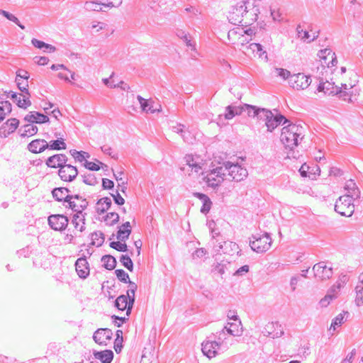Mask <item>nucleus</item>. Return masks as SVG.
<instances>
[{
	"mask_svg": "<svg viewBox=\"0 0 363 363\" xmlns=\"http://www.w3.org/2000/svg\"><path fill=\"white\" fill-rule=\"evenodd\" d=\"M51 69L52 70L58 71V77L64 79L65 81L74 83V81L76 79L74 73L71 72L63 65H52L51 66Z\"/></svg>",
	"mask_w": 363,
	"mask_h": 363,
	"instance_id": "4be33fe9",
	"label": "nucleus"
},
{
	"mask_svg": "<svg viewBox=\"0 0 363 363\" xmlns=\"http://www.w3.org/2000/svg\"><path fill=\"white\" fill-rule=\"evenodd\" d=\"M301 128L297 125L291 124L284 127L281 133V141L289 148H294L298 145Z\"/></svg>",
	"mask_w": 363,
	"mask_h": 363,
	"instance_id": "423d86ee",
	"label": "nucleus"
},
{
	"mask_svg": "<svg viewBox=\"0 0 363 363\" xmlns=\"http://www.w3.org/2000/svg\"><path fill=\"white\" fill-rule=\"evenodd\" d=\"M337 78L335 77V79H331V81L320 83L318 86V91L323 92L328 95H340V93H342V90L336 82Z\"/></svg>",
	"mask_w": 363,
	"mask_h": 363,
	"instance_id": "ddd939ff",
	"label": "nucleus"
},
{
	"mask_svg": "<svg viewBox=\"0 0 363 363\" xmlns=\"http://www.w3.org/2000/svg\"><path fill=\"white\" fill-rule=\"evenodd\" d=\"M18 125L19 121L16 118L8 119L0 128V135L4 138L7 137L13 133Z\"/></svg>",
	"mask_w": 363,
	"mask_h": 363,
	"instance_id": "b1692460",
	"label": "nucleus"
},
{
	"mask_svg": "<svg viewBox=\"0 0 363 363\" xmlns=\"http://www.w3.org/2000/svg\"><path fill=\"white\" fill-rule=\"evenodd\" d=\"M38 130V129L36 125L29 123L23 126L21 135L22 137H31L35 135Z\"/></svg>",
	"mask_w": 363,
	"mask_h": 363,
	"instance_id": "58836bf2",
	"label": "nucleus"
},
{
	"mask_svg": "<svg viewBox=\"0 0 363 363\" xmlns=\"http://www.w3.org/2000/svg\"><path fill=\"white\" fill-rule=\"evenodd\" d=\"M122 3V0H105L101 1L103 5H105L108 7H113L120 5Z\"/></svg>",
	"mask_w": 363,
	"mask_h": 363,
	"instance_id": "e2e57ef3",
	"label": "nucleus"
},
{
	"mask_svg": "<svg viewBox=\"0 0 363 363\" xmlns=\"http://www.w3.org/2000/svg\"><path fill=\"white\" fill-rule=\"evenodd\" d=\"M348 281H349L348 276H347L345 274H342V275L339 276L335 284L332 287V289H331L333 293L337 294L338 291H340V289L342 288H343L346 285V284L348 282Z\"/></svg>",
	"mask_w": 363,
	"mask_h": 363,
	"instance_id": "4c0bfd02",
	"label": "nucleus"
},
{
	"mask_svg": "<svg viewBox=\"0 0 363 363\" xmlns=\"http://www.w3.org/2000/svg\"><path fill=\"white\" fill-rule=\"evenodd\" d=\"M345 315L343 313L338 314L332 321L330 326V330L335 331L336 327L340 326L344 323Z\"/></svg>",
	"mask_w": 363,
	"mask_h": 363,
	"instance_id": "09e8293b",
	"label": "nucleus"
},
{
	"mask_svg": "<svg viewBox=\"0 0 363 363\" xmlns=\"http://www.w3.org/2000/svg\"><path fill=\"white\" fill-rule=\"evenodd\" d=\"M243 111V107L238 108L235 110L230 106H228L226 108V113H225V119H231L233 118L235 115L240 114L242 111Z\"/></svg>",
	"mask_w": 363,
	"mask_h": 363,
	"instance_id": "de8ad7c7",
	"label": "nucleus"
},
{
	"mask_svg": "<svg viewBox=\"0 0 363 363\" xmlns=\"http://www.w3.org/2000/svg\"><path fill=\"white\" fill-rule=\"evenodd\" d=\"M314 275L321 280L328 279L333 275L332 267L328 266L324 262L315 264L313 267Z\"/></svg>",
	"mask_w": 363,
	"mask_h": 363,
	"instance_id": "dca6fc26",
	"label": "nucleus"
},
{
	"mask_svg": "<svg viewBox=\"0 0 363 363\" xmlns=\"http://www.w3.org/2000/svg\"><path fill=\"white\" fill-rule=\"evenodd\" d=\"M102 265L108 270H112L116 267V260L111 255H104L101 258Z\"/></svg>",
	"mask_w": 363,
	"mask_h": 363,
	"instance_id": "a19ab883",
	"label": "nucleus"
},
{
	"mask_svg": "<svg viewBox=\"0 0 363 363\" xmlns=\"http://www.w3.org/2000/svg\"><path fill=\"white\" fill-rule=\"evenodd\" d=\"M110 246L120 252H125L127 250V245L126 244L121 240V241H116V242H111L110 244Z\"/></svg>",
	"mask_w": 363,
	"mask_h": 363,
	"instance_id": "3c124183",
	"label": "nucleus"
},
{
	"mask_svg": "<svg viewBox=\"0 0 363 363\" xmlns=\"http://www.w3.org/2000/svg\"><path fill=\"white\" fill-rule=\"evenodd\" d=\"M29 74L26 71L19 70L16 72V79H28Z\"/></svg>",
	"mask_w": 363,
	"mask_h": 363,
	"instance_id": "338daca9",
	"label": "nucleus"
},
{
	"mask_svg": "<svg viewBox=\"0 0 363 363\" xmlns=\"http://www.w3.org/2000/svg\"><path fill=\"white\" fill-rule=\"evenodd\" d=\"M264 333L272 338L279 337L284 333L281 325L278 322H269L264 326Z\"/></svg>",
	"mask_w": 363,
	"mask_h": 363,
	"instance_id": "a878e982",
	"label": "nucleus"
},
{
	"mask_svg": "<svg viewBox=\"0 0 363 363\" xmlns=\"http://www.w3.org/2000/svg\"><path fill=\"white\" fill-rule=\"evenodd\" d=\"M32 43L35 48H39V49L45 48L49 52H53L55 50V48L54 46L47 44V43H45L44 42L36 40V39H33L32 40Z\"/></svg>",
	"mask_w": 363,
	"mask_h": 363,
	"instance_id": "a18cd8bd",
	"label": "nucleus"
},
{
	"mask_svg": "<svg viewBox=\"0 0 363 363\" xmlns=\"http://www.w3.org/2000/svg\"><path fill=\"white\" fill-rule=\"evenodd\" d=\"M318 57L320 65L323 69L332 67L337 63L335 52L329 49L320 50Z\"/></svg>",
	"mask_w": 363,
	"mask_h": 363,
	"instance_id": "9b49d317",
	"label": "nucleus"
},
{
	"mask_svg": "<svg viewBox=\"0 0 363 363\" xmlns=\"http://www.w3.org/2000/svg\"><path fill=\"white\" fill-rule=\"evenodd\" d=\"M53 197L57 201H64L67 203V200L69 199V190L67 188L59 187L55 188L52 191Z\"/></svg>",
	"mask_w": 363,
	"mask_h": 363,
	"instance_id": "7c9ffc66",
	"label": "nucleus"
},
{
	"mask_svg": "<svg viewBox=\"0 0 363 363\" xmlns=\"http://www.w3.org/2000/svg\"><path fill=\"white\" fill-rule=\"evenodd\" d=\"M48 223L53 230H62L68 225V218L67 216L61 214L52 215L48 218Z\"/></svg>",
	"mask_w": 363,
	"mask_h": 363,
	"instance_id": "a211bd4d",
	"label": "nucleus"
},
{
	"mask_svg": "<svg viewBox=\"0 0 363 363\" xmlns=\"http://www.w3.org/2000/svg\"><path fill=\"white\" fill-rule=\"evenodd\" d=\"M184 162L185 165L188 167L186 170L189 175L202 172L208 166L207 161L203 160L199 155H187L184 158Z\"/></svg>",
	"mask_w": 363,
	"mask_h": 363,
	"instance_id": "0eeeda50",
	"label": "nucleus"
},
{
	"mask_svg": "<svg viewBox=\"0 0 363 363\" xmlns=\"http://www.w3.org/2000/svg\"><path fill=\"white\" fill-rule=\"evenodd\" d=\"M309 169H310V167L308 165H307L306 163L303 164L299 169V172H300L301 176L302 177H310L308 174Z\"/></svg>",
	"mask_w": 363,
	"mask_h": 363,
	"instance_id": "69168bd1",
	"label": "nucleus"
},
{
	"mask_svg": "<svg viewBox=\"0 0 363 363\" xmlns=\"http://www.w3.org/2000/svg\"><path fill=\"white\" fill-rule=\"evenodd\" d=\"M96 359L101 360L103 363H111L113 359V354L111 350H104L94 353Z\"/></svg>",
	"mask_w": 363,
	"mask_h": 363,
	"instance_id": "e433bc0d",
	"label": "nucleus"
},
{
	"mask_svg": "<svg viewBox=\"0 0 363 363\" xmlns=\"http://www.w3.org/2000/svg\"><path fill=\"white\" fill-rule=\"evenodd\" d=\"M271 245V238L268 235H263L251 242V248L257 252L267 251Z\"/></svg>",
	"mask_w": 363,
	"mask_h": 363,
	"instance_id": "f3484780",
	"label": "nucleus"
},
{
	"mask_svg": "<svg viewBox=\"0 0 363 363\" xmlns=\"http://www.w3.org/2000/svg\"><path fill=\"white\" fill-rule=\"evenodd\" d=\"M9 96L16 105L23 109H27L31 106V101L30 100V93L17 94L13 91L9 93Z\"/></svg>",
	"mask_w": 363,
	"mask_h": 363,
	"instance_id": "6ab92c4d",
	"label": "nucleus"
},
{
	"mask_svg": "<svg viewBox=\"0 0 363 363\" xmlns=\"http://www.w3.org/2000/svg\"><path fill=\"white\" fill-rule=\"evenodd\" d=\"M72 224L77 231L82 232L84 230L86 224L84 215L82 213H76L73 217Z\"/></svg>",
	"mask_w": 363,
	"mask_h": 363,
	"instance_id": "72a5a7b5",
	"label": "nucleus"
},
{
	"mask_svg": "<svg viewBox=\"0 0 363 363\" xmlns=\"http://www.w3.org/2000/svg\"><path fill=\"white\" fill-rule=\"evenodd\" d=\"M16 81L17 82V85L18 89L25 93H29L28 90V79H21L19 80V79H16Z\"/></svg>",
	"mask_w": 363,
	"mask_h": 363,
	"instance_id": "13d9d810",
	"label": "nucleus"
},
{
	"mask_svg": "<svg viewBox=\"0 0 363 363\" xmlns=\"http://www.w3.org/2000/svg\"><path fill=\"white\" fill-rule=\"evenodd\" d=\"M289 82L292 88L301 90L307 88L310 85L311 80L309 77L304 74L298 73L291 76Z\"/></svg>",
	"mask_w": 363,
	"mask_h": 363,
	"instance_id": "2eb2a0df",
	"label": "nucleus"
},
{
	"mask_svg": "<svg viewBox=\"0 0 363 363\" xmlns=\"http://www.w3.org/2000/svg\"><path fill=\"white\" fill-rule=\"evenodd\" d=\"M259 13V5L252 0H245L242 4L233 8L229 12L228 19L240 27L246 28L256 22Z\"/></svg>",
	"mask_w": 363,
	"mask_h": 363,
	"instance_id": "f257e3e1",
	"label": "nucleus"
},
{
	"mask_svg": "<svg viewBox=\"0 0 363 363\" xmlns=\"http://www.w3.org/2000/svg\"><path fill=\"white\" fill-rule=\"evenodd\" d=\"M138 99L140 104V107L143 111L147 113H153L161 111L162 107L157 104L155 106V103L151 99H145L141 96H138Z\"/></svg>",
	"mask_w": 363,
	"mask_h": 363,
	"instance_id": "393cba45",
	"label": "nucleus"
},
{
	"mask_svg": "<svg viewBox=\"0 0 363 363\" xmlns=\"http://www.w3.org/2000/svg\"><path fill=\"white\" fill-rule=\"evenodd\" d=\"M355 301L358 306L363 303V286L362 285L357 286L356 287Z\"/></svg>",
	"mask_w": 363,
	"mask_h": 363,
	"instance_id": "5fc2aeb1",
	"label": "nucleus"
},
{
	"mask_svg": "<svg viewBox=\"0 0 363 363\" xmlns=\"http://www.w3.org/2000/svg\"><path fill=\"white\" fill-rule=\"evenodd\" d=\"M335 209L342 216L350 217L354 211V205L351 196L345 195L340 196L336 201Z\"/></svg>",
	"mask_w": 363,
	"mask_h": 363,
	"instance_id": "6e6552de",
	"label": "nucleus"
},
{
	"mask_svg": "<svg viewBox=\"0 0 363 363\" xmlns=\"http://www.w3.org/2000/svg\"><path fill=\"white\" fill-rule=\"evenodd\" d=\"M228 333L233 335H238L242 330L241 321L235 319V322H228L225 327Z\"/></svg>",
	"mask_w": 363,
	"mask_h": 363,
	"instance_id": "2f4dec72",
	"label": "nucleus"
},
{
	"mask_svg": "<svg viewBox=\"0 0 363 363\" xmlns=\"http://www.w3.org/2000/svg\"><path fill=\"white\" fill-rule=\"evenodd\" d=\"M85 167L89 170L91 171H98L100 169L101 166L103 165V163L99 161L96 162H86Z\"/></svg>",
	"mask_w": 363,
	"mask_h": 363,
	"instance_id": "6e6d98bb",
	"label": "nucleus"
},
{
	"mask_svg": "<svg viewBox=\"0 0 363 363\" xmlns=\"http://www.w3.org/2000/svg\"><path fill=\"white\" fill-rule=\"evenodd\" d=\"M11 111V105L9 101H4L0 102V122L2 121L6 116Z\"/></svg>",
	"mask_w": 363,
	"mask_h": 363,
	"instance_id": "79ce46f5",
	"label": "nucleus"
},
{
	"mask_svg": "<svg viewBox=\"0 0 363 363\" xmlns=\"http://www.w3.org/2000/svg\"><path fill=\"white\" fill-rule=\"evenodd\" d=\"M250 267L248 265H244L240 267L235 272V275L241 276L244 274H246L249 272Z\"/></svg>",
	"mask_w": 363,
	"mask_h": 363,
	"instance_id": "774afa93",
	"label": "nucleus"
},
{
	"mask_svg": "<svg viewBox=\"0 0 363 363\" xmlns=\"http://www.w3.org/2000/svg\"><path fill=\"white\" fill-rule=\"evenodd\" d=\"M335 296V295H330L328 294L326 295L320 301V304L323 307H326L329 305L331 300Z\"/></svg>",
	"mask_w": 363,
	"mask_h": 363,
	"instance_id": "0e129e2a",
	"label": "nucleus"
},
{
	"mask_svg": "<svg viewBox=\"0 0 363 363\" xmlns=\"http://www.w3.org/2000/svg\"><path fill=\"white\" fill-rule=\"evenodd\" d=\"M345 190L347 191V194L353 197L354 196H357L359 191L356 186L355 183L352 180H349L346 182L345 185Z\"/></svg>",
	"mask_w": 363,
	"mask_h": 363,
	"instance_id": "c03bdc74",
	"label": "nucleus"
},
{
	"mask_svg": "<svg viewBox=\"0 0 363 363\" xmlns=\"http://www.w3.org/2000/svg\"><path fill=\"white\" fill-rule=\"evenodd\" d=\"M1 13L9 20L18 24L21 29H24V26L18 23V19L14 15L9 13V12L5 11H1Z\"/></svg>",
	"mask_w": 363,
	"mask_h": 363,
	"instance_id": "680f3d73",
	"label": "nucleus"
},
{
	"mask_svg": "<svg viewBox=\"0 0 363 363\" xmlns=\"http://www.w3.org/2000/svg\"><path fill=\"white\" fill-rule=\"evenodd\" d=\"M115 274L117 277V278L124 283H128L129 281V276L128 274L125 272L123 269H116L115 271Z\"/></svg>",
	"mask_w": 363,
	"mask_h": 363,
	"instance_id": "4d7b16f0",
	"label": "nucleus"
},
{
	"mask_svg": "<svg viewBox=\"0 0 363 363\" xmlns=\"http://www.w3.org/2000/svg\"><path fill=\"white\" fill-rule=\"evenodd\" d=\"M113 333L108 328H99L94 334V341L99 345L107 346L113 341Z\"/></svg>",
	"mask_w": 363,
	"mask_h": 363,
	"instance_id": "f8f14e48",
	"label": "nucleus"
},
{
	"mask_svg": "<svg viewBox=\"0 0 363 363\" xmlns=\"http://www.w3.org/2000/svg\"><path fill=\"white\" fill-rule=\"evenodd\" d=\"M224 167L225 170H228V176L233 181L240 182L247 177L248 172L247 169L238 164L226 162L224 163Z\"/></svg>",
	"mask_w": 363,
	"mask_h": 363,
	"instance_id": "1a4fd4ad",
	"label": "nucleus"
},
{
	"mask_svg": "<svg viewBox=\"0 0 363 363\" xmlns=\"http://www.w3.org/2000/svg\"><path fill=\"white\" fill-rule=\"evenodd\" d=\"M72 156L74 158L79 162H82L85 160L86 157H89V154L86 152H79V151H74L72 154Z\"/></svg>",
	"mask_w": 363,
	"mask_h": 363,
	"instance_id": "bf43d9fd",
	"label": "nucleus"
},
{
	"mask_svg": "<svg viewBox=\"0 0 363 363\" xmlns=\"http://www.w3.org/2000/svg\"><path fill=\"white\" fill-rule=\"evenodd\" d=\"M129 283L128 289L127 291V294L125 296H128L130 298L135 299V292L137 289V285L131 282L130 281H128Z\"/></svg>",
	"mask_w": 363,
	"mask_h": 363,
	"instance_id": "052dcab7",
	"label": "nucleus"
},
{
	"mask_svg": "<svg viewBox=\"0 0 363 363\" xmlns=\"http://www.w3.org/2000/svg\"><path fill=\"white\" fill-rule=\"evenodd\" d=\"M120 261L123 264V265L126 267L129 271L132 272L133 269V264L131 259L126 255H122L121 257Z\"/></svg>",
	"mask_w": 363,
	"mask_h": 363,
	"instance_id": "864d4df0",
	"label": "nucleus"
},
{
	"mask_svg": "<svg viewBox=\"0 0 363 363\" xmlns=\"http://www.w3.org/2000/svg\"><path fill=\"white\" fill-rule=\"evenodd\" d=\"M66 162V156L62 154H57L50 157L46 162V164L51 168H57L62 167Z\"/></svg>",
	"mask_w": 363,
	"mask_h": 363,
	"instance_id": "c756f323",
	"label": "nucleus"
},
{
	"mask_svg": "<svg viewBox=\"0 0 363 363\" xmlns=\"http://www.w3.org/2000/svg\"><path fill=\"white\" fill-rule=\"evenodd\" d=\"M134 298H130L128 296L121 295L116 300V306L119 311H126V315L130 313Z\"/></svg>",
	"mask_w": 363,
	"mask_h": 363,
	"instance_id": "412c9836",
	"label": "nucleus"
},
{
	"mask_svg": "<svg viewBox=\"0 0 363 363\" xmlns=\"http://www.w3.org/2000/svg\"><path fill=\"white\" fill-rule=\"evenodd\" d=\"M78 172L75 167L67 164L61 167L59 169L58 174L64 182H71L77 175Z\"/></svg>",
	"mask_w": 363,
	"mask_h": 363,
	"instance_id": "aec40b11",
	"label": "nucleus"
},
{
	"mask_svg": "<svg viewBox=\"0 0 363 363\" xmlns=\"http://www.w3.org/2000/svg\"><path fill=\"white\" fill-rule=\"evenodd\" d=\"M248 108L253 110L254 116H257V118L259 121L265 122V125L269 131H272L283 121L284 123L286 122L284 116L281 115H274L270 111L264 108H256L255 106H249Z\"/></svg>",
	"mask_w": 363,
	"mask_h": 363,
	"instance_id": "39448f33",
	"label": "nucleus"
},
{
	"mask_svg": "<svg viewBox=\"0 0 363 363\" xmlns=\"http://www.w3.org/2000/svg\"><path fill=\"white\" fill-rule=\"evenodd\" d=\"M242 52L249 57L257 58L261 60H266L267 55L263 50L262 46L259 43H251L242 50Z\"/></svg>",
	"mask_w": 363,
	"mask_h": 363,
	"instance_id": "4468645a",
	"label": "nucleus"
},
{
	"mask_svg": "<svg viewBox=\"0 0 363 363\" xmlns=\"http://www.w3.org/2000/svg\"><path fill=\"white\" fill-rule=\"evenodd\" d=\"M65 206L77 213H82L86 208L88 201L85 198L79 195L70 196Z\"/></svg>",
	"mask_w": 363,
	"mask_h": 363,
	"instance_id": "9d476101",
	"label": "nucleus"
},
{
	"mask_svg": "<svg viewBox=\"0 0 363 363\" xmlns=\"http://www.w3.org/2000/svg\"><path fill=\"white\" fill-rule=\"evenodd\" d=\"M111 201L108 198H102L96 204V211L99 214H102L109 209Z\"/></svg>",
	"mask_w": 363,
	"mask_h": 363,
	"instance_id": "f704fd0d",
	"label": "nucleus"
},
{
	"mask_svg": "<svg viewBox=\"0 0 363 363\" xmlns=\"http://www.w3.org/2000/svg\"><path fill=\"white\" fill-rule=\"evenodd\" d=\"M28 147L30 152L37 154L48 148V143L45 140L36 139L31 141Z\"/></svg>",
	"mask_w": 363,
	"mask_h": 363,
	"instance_id": "cd10ccee",
	"label": "nucleus"
},
{
	"mask_svg": "<svg viewBox=\"0 0 363 363\" xmlns=\"http://www.w3.org/2000/svg\"><path fill=\"white\" fill-rule=\"evenodd\" d=\"M336 82L338 84L340 88H342V93H340V96L345 101H352L353 99H356L358 94V90L355 87L356 86V78L352 77L348 74H345L342 77H337Z\"/></svg>",
	"mask_w": 363,
	"mask_h": 363,
	"instance_id": "7ed1b4c3",
	"label": "nucleus"
},
{
	"mask_svg": "<svg viewBox=\"0 0 363 363\" xmlns=\"http://www.w3.org/2000/svg\"><path fill=\"white\" fill-rule=\"evenodd\" d=\"M297 31L298 37L304 41L311 42L318 37L317 32H313L312 34H309L308 31L301 29L300 26L297 27Z\"/></svg>",
	"mask_w": 363,
	"mask_h": 363,
	"instance_id": "ea45409f",
	"label": "nucleus"
},
{
	"mask_svg": "<svg viewBox=\"0 0 363 363\" xmlns=\"http://www.w3.org/2000/svg\"><path fill=\"white\" fill-rule=\"evenodd\" d=\"M123 342V331L121 330H118L116 333V339L114 341V350L117 353L121 351Z\"/></svg>",
	"mask_w": 363,
	"mask_h": 363,
	"instance_id": "37998d69",
	"label": "nucleus"
},
{
	"mask_svg": "<svg viewBox=\"0 0 363 363\" xmlns=\"http://www.w3.org/2000/svg\"><path fill=\"white\" fill-rule=\"evenodd\" d=\"M194 195L197 197L202 203L201 211L203 213H208L211 208V201L209 198L206 195L200 193H195Z\"/></svg>",
	"mask_w": 363,
	"mask_h": 363,
	"instance_id": "473e14b6",
	"label": "nucleus"
},
{
	"mask_svg": "<svg viewBox=\"0 0 363 363\" xmlns=\"http://www.w3.org/2000/svg\"><path fill=\"white\" fill-rule=\"evenodd\" d=\"M255 31L252 28L236 27L229 30L228 38L235 47L244 50L252 40Z\"/></svg>",
	"mask_w": 363,
	"mask_h": 363,
	"instance_id": "f03ea898",
	"label": "nucleus"
},
{
	"mask_svg": "<svg viewBox=\"0 0 363 363\" xmlns=\"http://www.w3.org/2000/svg\"><path fill=\"white\" fill-rule=\"evenodd\" d=\"M131 233V227L129 222H125L119 228L117 233V238L124 241L127 239Z\"/></svg>",
	"mask_w": 363,
	"mask_h": 363,
	"instance_id": "c9c22d12",
	"label": "nucleus"
},
{
	"mask_svg": "<svg viewBox=\"0 0 363 363\" xmlns=\"http://www.w3.org/2000/svg\"><path fill=\"white\" fill-rule=\"evenodd\" d=\"M218 348L219 346L216 342L207 341L202 345V352L208 358L214 357Z\"/></svg>",
	"mask_w": 363,
	"mask_h": 363,
	"instance_id": "c85d7f7f",
	"label": "nucleus"
},
{
	"mask_svg": "<svg viewBox=\"0 0 363 363\" xmlns=\"http://www.w3.org/2000/svg\"><path fill=\"white\" fill-rule=\"evenodd\" d=\"M48 147L52 150H65L66 149V145L62 139H58L54 141H51L48 144Z\"/></svg>",
	"mask_w": 363,
	"mask_h": 363,
	"instance_id": "8fccbe9b",
	"label": "nucleus"
},
{
	"mask_svg": "<svg viewBox=\"0 0 363 363\" xmlns=\"http://www.w3.org/2000/svg\"><path fill=\"white\" fill-rule=\"evenodd\" d=\"M75 269L80 278H86L90 273V266L86 259L84 257L79 258L75 263Z\"/></svg>",
	"mask_w": 363,
	"mask_h": 363,
	"instance_id": "5701e85b",
	"label": "nucleus"
},
{
	"mask_svg": "<svg viewBox=\"0 0 363 363\" xmlns=\"http://www.w3.org/2000/svg\"><path fill=\"white\" fill-rule=\"evenodd\" d=\"M275 75L282 79H287L291 77L290 72L287 69L282 68H277L274 71Z\"/></svg>",
	"mask_w": 363,
	"mask_h": 363,
	"instance_id": "603ef678",
	"label": "nucleus"
},
{
	"mask_svg": "<svg viewBox=\"0 0 363 363\" xmlns=\"http://www.w3.org/2000/svg\"><path fill=\"white\" fill-rule=\"evenodd\" d=\"M25 121L32 124L33 123H45L49 121V118L42 113L36 111H30L25 116Z\"/></svg>",
	"mask_w": 363,
	"mask_h": 363,
	"instance_id": "bb28decb",
	"label": "nucleus"
},
{
	"mask_svg": "<svg viewBox=\"0 0 363 363\" xmlns=\"http://www.w3.org/2000/svg\"><path fill=\"white\" fill-rule=\"evenodd\" d=\"M119 220V216L115 212H111L106 214L104 217V221L108 225H113L117 223Z\"/></svg>",
	"mask_w": 363,
	"mask_h": 363,
	"instance_id": "49530a36",
	"label": "nucleus"
},
{
	"mask_svg": "<svg viewBox=\"0 0 363 363\" xmlns=\"http://www.w3.org/2000/svg\"><path fill=\"white\" fill-rule=\"evenodd\" d=\"M225 172L224 163L220 166H216L212 163L208 171L201 172L202 179L208 186H218L225 180Z\"/></svg>",
	"mask_w": 363,
	"mask_h": 363,
	"instance_id": "20e7f679",
	"label": "nucleus"
}]
</instances>
